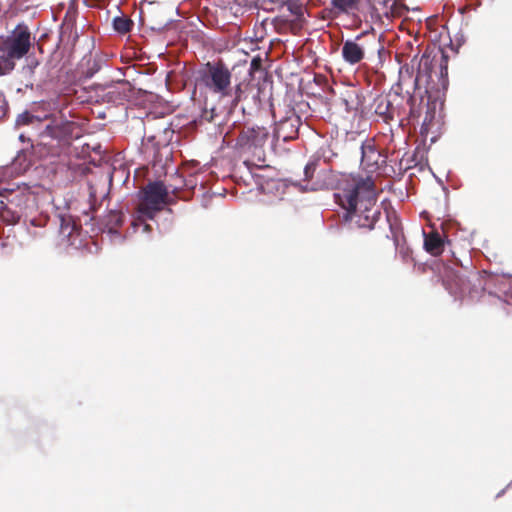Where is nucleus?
<instances>
[{"label":"nucleus","instance_id":"0eeeda50","mask_svg":"<svg viewBox=\"0 0 512 512\" xmlns=\"http://www.w3.org/2000/svg\"><path fill=\"white\" fill-rule=\"evenodd\" d=\"M268 139L265 128H251L243 131L237 140V145L243 150L252 151L261 148Z\"/></svg>","mask_w":512,"mask_h":512},{"label":"nucleus","instance_id":"a211bd4d","mask_svg":"<svg viewBox=\"0 0 512 512\" xmlns=\"http://www.w3.org/2000/svg\"><path fill=\"white\" fill-rule=\"evenodd\" d=\"M428 68V62H421L419 65V70L417 76L412 80L413 87L415 88L420 82H428L430 76L427 74L426 70Z\"/></svg>","mask_w":512,"mask_h":512},{"label":"nucleus","instance_id":"f257e3e1","mask_svg":"<svg viewBox=\"0 0 512 512\" xmlns=\"http://www.w3.org/2000/svg\"><path fill=\"white\" fill-rule=\"evenodd\" d=\"M336 200L345 209V219L354 220L358 227L372 229L380 215L376 207V192L370 177L343 176Z\"/></svg>","mask_w":512,"mask_h":512},{"label":"nucleus","instance_id":"dca6fc26","mask_svg":"<svg viewBox=\"0 0 512 512\" xmlns=\"http://www.w3.org/2000/svg\"><path fill=\"white\" fill-rule=\"evenodd\" d=\"M318 154L325 162H331L338 155L332 143L323 145L319 149Z\"/></svg>","mask_w":512,"mask_h":512},{"label":"nucleus","instance_id":"412c9836","mask_svg":"<svg viewBox=\"0 0 512 512\" xmlns=\"http://www.w3.org/2000/svg\"><path fill=\"white\" fill-rule=\"evenodd\" d=\"M313 171H314V167L312 165H306L305 169H304L306 178L312 177Z\"/></svg>","mask_w":512,"mask_h":512},{"label":"nucleus","instance_id":"9b49d317","mask_svg":"<svg viewBox=\"0 0 512 512\" xmlns=\"http://www.w3.org/2000/svg\"><path fill=\"white\" fill-rule=\"evenodd\" d=\"M151 29L162 32L172 23L171 17H165L166 8L160 5L150 4Z\"/></svg>","mask_w":512,"mask_h":512},{"label":"nucleus","instance_id":"f8f14e48","mask_svg":"<svg viewBox=\"0 0 512 512\" xmlns=\"http://www.w3.org/2000/svg\"><path fill=\"white\" fill-rule=\"evenodd\" d=\"M38 65L39 63L35 58H26L25 65L18 72L19 79L25 87H33L35 69Z\"/></svg>","mask_w":512,"mask_h":512},{"label":"nucleus","instance_id":"20e7f679","mask_svg":"<svg viewBox=\"0 0 512 512\" xmlns=\"http://www.w3.org/2000/svg\"><path fill=\"white\" fill-rule=\"evenodd\" d=\"M3 200V215L7 216L11 212V220H19L22 213L33 206L35 197L26 186H18L16 189H7L5 194H1Z\"/></svg>","mask_w":512,"mask_h":512},{"label":"nucleus","instance_id":"f03ea898","mask_svg":"<svg viewBox=\"0 0 512 512\" xmlns=\"http://www.w3.org/2000/svg\"><path fill=\"white\" fill-rule=\"evenodd\" d=\"M31 44V33L25 25H17L7 37L0 40V77L14 70L16 61L28 53Z\"/></svg>","mask_w":512,"mask_h":512},{"label":"nucleus","instance_id":"1a4fd4ad","mask_svg":"<svg viewBox=\"0 0 512 512\" xmlns=\"http://www.w3.org/2000/svg\"><path fill=\"white\" fill-rule=\"evenodd\" d=\"M397 99V95L394 96V99H390L386 95L377 96L372 104L375 114L382 117L384 121L392 120L395 116H398V109L394 105V101Z\"/></svg>","mask_w":512,"mask_h":512},{"label":"nucleus","instance_id":"b1692460","mask_svg":"<svg viewBox=\"0 0 512 512\" xmlns=\"http://www.w3.org/2000/svg\"><path fill=\"white\" fill-rule=\"evenodd\" d=\"M19 140L22 141V142L26 141V138H25L24 134H20L19 135Z\"/></svg>","mask_w":512,"mask_h":512},{"label":"nucleus","instance_id":"39448f33","mask_svg":"<svg viewBox=\"0 0 512 512\" xmlns=\"http://www.w3.org/2000/svg\"><path fill=\"white\" fill-rule=\"evenodd\" d=\"M16 127L32 126L40 129L41 137H50L54 139H62L67 134V125L59 123L55 120H49L47 116L44 119L33 115L29 112H23L18 115L15 121Z\"/></svg>","mask_w":512,"mask_h":512},{"label":"nucleus","instance_id":"4be33fe9","mask_svg":"<svg viewBox=\"0 0 512 512\" xmlns=\"http://www.w3.org/2000/svg\"><path fill=\"white\" fill-rule=\"evenodd\" d=\"M239 91H240V87H239V86H237V89H236V92H235V97H234V98H233V100H232V102H233V103H234V102H236V101L238 100V97H239V96H238V93H239Z\"/></svg>","mask_w":512,"mask_h":512},{"label":"nucleus","instance_id":"6ab92c4d","mask_svg":"<svg viewBox=\"0 0 512 512\" xmlns=\"http://www.w3.org/2000/svg\"><path fill=\"white\" fill-rule=\"evenodd\" d=\"M405 75L411 78L410 71L408 67H402L399 71V84L402 85L405 82Z\"/></svg>","mask_w":512,"mask_h":512},{"label":"nucleus","instance_id":"6e6552de","mask_svg":"<svg viewBox=\"0 0 512 512\" xmlns=\"http://www.w3.org/2000/svg\"><path fill=\"white\" fill-rule=\"evenodd\" d=\"M362 39V34L358 35L355 39H348L342 45V57L344 61L350 65H356L365 58V45L359 41Z\"/></svg>","mask_w":512,"mask_h":512},{"label":"nucleus","instance_id":"ddd939ff","mask_svg":"<svg viewBox=\"0 0 512 512\" xmlns=\"http://www.w3.org/2000/svg\"><path fill=\"white\" fill-rule=\"evenodd\" d=\"M424 247L432 255H439L443 250V241L437 233L425 236Z\"/></svg>","mask_w":512,"mask_h":512},{"label":"nucleus","instance_id":"4468645a","mask_svg":"<svg viewBox=\"0 0 512 512\" xmlns=\"http://www.w3.org/2000/svg\"><path fill=\"white\" fill-rule=\"evenodd\" d=\"M76 231V224L71 217H62L60 225V233L63 237L70 240L73 233Z\"/></svg>","mask_w":512,"mask_h":512},{"label":"nucleus","instance_id":"5701e85b","mask_svg":"<svg viewBox=\"0 0 512 512\" xmlns=\"http://www.w3.org/2000/svg\"><path fill=\"white\" fill-rule=\"evenodd\" d=\"M288 124H290L291 126H293V124L291 123V120H286V121H284V122H282V123H281V128H282V127H284V126H286V125H288Z\"/></svg>","mask_w":512,"mask_h":512},{"label":"nucleus","instance_id":"f3484780","mask_svg":"<svg viewBox=\"0 0 512 512\" xmlns=\"http://www.w3.org/2000/svg\"><path fill=\"white\" fill-rule=\"evenodd\" d=\"M132 21L126 17H115L113 20L114 29L119 33H127L132 26Z\"/></svg>","mask_w":512,"mask_h":512},{"label":"nucleus","instance_id":"2eb2a0df","mask_svg":"<svg viewBox=\"0 0 512 512\" xmlns=\"http://www.w3.org/2000/svg\"><path fill=\"white\" fill-rule=\"evenodd\" d=\"M358 0H332V5L340 12L348 13L356 9Z\"/></svg>","mask_w":512,"mask_h":512},{"label":"nucleus","instance_id":"aec40b11","mask_svg":"<svg viewBox=\"0 0 512 512\" xmlns=\"http://www.w3.org/2000/svg\"><path fill=\"white\" fill-rule=\"evenodd\" d=\"M2 212H3V205L0 204V218L3 221L9 222V223H16V222L19 221V220H11V219H9V218H11V212H8L6 217H4Z\"/></svg>","mask_w":512,"mask_h":512},{"label":"nucleus","instance_id":"9d476101","mask_svg":"<svg viewBox=\"0 0 512 512\" xmlns=\"http://www.w3.org/2000/svg\"><path fill=\"white\" fill-rule=\"evenodd\" d=\"M361 155V165L363 167L370 171L379 167L382 157L370 141L362 144Z\"/></svg>","mask_w":512,"mask_h":512},{"label":"nucleus","instance_id":"7ed1b4c3","mask_svg":"<svg viewBox=\"0 0 512 512\" xmlns=\"http://www.w3.org/2000/svg\"><path fill=\"white\" fill-rule=\"evenodd\" d=\"M167 194L168 191L162 182L150 183L145 188L142 201L137 207V216L132 223L134 231L139 226H142L144 232L150 230V225L145 221L153 219L155 214L162 209Z\"/></svg>","mask_w":512,"mask_h":512},{"label":"nucleus","instance_id":"423d86ee","mask_svg":"<svg viewBox=\"0 0 512 512\" xmlns=\"http://www.w3.org/2000/svg\"><path fill=\"white\" fill-rule=\"evenodd\" d=\"M207 89L218 95L219 98L232 97L231 73L227 68L214 65L209 66L202 76Z\"/></svg>","mask_w":512,"mask_h":512}]
</instances>
